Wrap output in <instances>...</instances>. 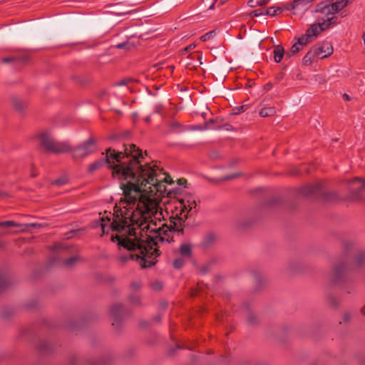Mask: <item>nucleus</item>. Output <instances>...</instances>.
Returning <instances> with one entry per match:
<instances>
[{
  "instance_id": "obj_1",
  "label": "nucleus",
  "mask_w": 365,
  "mask_h": 365,
  "mask_svg": "<svg viewBox=\"0 0 365 365\" xmlns=\"http://www.w3.org/2000/svg\"><path fill=\"white\" fill-rule=\"evenodd\" d=\"M142 159V150L138 148L133 161H130V167L125 165V168L115 173L125 179V183L120 185L124 196L120 202L129 206L136 205L132 220H135L141 230H148V218L157 212L159 198L164 196L166 189L163 180L158 178L157 166H150L148 163L143 165Z\"/></svg>"
},
{
  "instance_id": "obj_2",
  "label": "nucleus",
  "mask_w": 365,
  "mask_h": 365,
  "mask_svg": "<svg viewBox=\"0 0 365 365\" xmlns=\"http://www.w3.org/2000/svg\"><path fill=\"white\" fill-rule=\"evenodd\" d=\"M167 231L164 232L165 237L159 236L156 237L155 239L152 238L145 234L143 236L141 234V237H135L133 240L130 238H122L120 235H113L110 238L112 242L118 241L119 246L123 247L128 251H138V253L133 254L129 253L128 255H123L119 257V260L122 264L126 263L128 260L140 261V264L143 268L150 267L154 265L157 260L156 257L160 255L159 250L154 247L158 245L159 242H163L166 240L168 243L173 241V237L170 239L169 235L167 234Z\"/></svg>"
},
{
  "instance_id": "obj_3",
  "label": "nucleus",
  "mask_w": 365,
  "mask_h": 365,
  "mask_svg": "<svg viewBox=\"0 0 365 365\" xmlns=\"http://www.w3.org/2000/svg\"><path fill=\"white\" fill-rule=\"evenodd\" d=\"M138 147L135 144L123 145V151H117L115 149L109 148L106 150V156L93 163L91 164L88 167L89 172H93L100 169L104 164H107L108 168L112 170V176L120 181V185L125 183V179L118 178L115 173L118 170L125 168V165L130 167V161H133V156L135 155Z\"/></svg>"
},
{
  "instance_id": "obj_4",
  "label": "nucleus",
  "mask_w": 365,
  "mask_h": 365,
  "mask_svg": "<svg viewBox=\"0 0 365 365\" xmlns=\"http://www.w3.org/2000/svg\"><path fill=\"white\" fill-rule=\"evenodd\" d=\"M178 206L176 207L179 210L175 215L170 217L169 225L166 226L170 232H175L178 235L184 234V224L188 217V215H192L197 213V200L192 195H186L178 201Z\"/></svg>"
},
{
  "instance_id": "obj_5",
  "label": "nucleus",
  "mask_w": 365,
  "mask_h": 365,
  "mask_svg": "<svg viewBox=\"0 0 365 365\" xmlns=\"http://www.w3.org/2000/svg\"><path fill=\"white\" fill-rule=\"evenodd\" d=\"M365 264V252L359 251L354 257L352 263L348 264L345 260L336 262L332 267L329 276L330 282L333 284H338L347 292L351 293L353 289H346L345 284L349 282L347 276L349 270L359 268Z\"/></svg>"
},
{
  "instance_id": "obj_6",
  "label": "nucleus",
  "mask_w": 365,
  "mask_h": 365,
  "mask_svg": "<svg viewBox=\"0 0 365 365\" xmlns=\"http://www.w3.org/2000/svg\"><path fill=\"white\" fill-rule=\"evenodd\" d=\"M125 204H126V206H125L124 207L126 208L128 210H133L134 208H135V210H133L131 215L129 217H125L124 219H123V218L119 219V220H115L110 225L111 229L113 231L120 232V231L125 230L126 228H128V235L134 236L135 237H137V235H136V229L137 228L140 230V232H154L158 230H160V228L153 227L152 226L153 225L156 226V224H155V222H153V220H150L149 219H148V223L150 224V229L148 230H147V229H145V230H141V228L138 225V223H137V222L135 220H133L132 217L134 216L133 215L137 210L136 205L135 206L132 205L131 207L133 208H130V206L128 205L127 203H125ZM142 233H140V235Z\"/></svg>"
},
{
  "instance_id": "obj_7",
  "label": "nucleus",
  "mask_w": 365,
  "mask_h": 365,
  "mask_svg": "<svg viewBox=\"0 0 365 365\" xmlns=\"http://www.w3.org/2000/svg\"><path fill=\"white\" fill-rule=\"evenodd\" d=\"M40 145L46 152L61 154L67 152L68 148L66 143L56 140L48 131L39 134Z\"/></svg>"
},
{
  "instance_id": "obj_8",
  "label": "nucleus",
  "mask_w": 365,
  "mask_h": 365,
  "mask_svg": "<svg viewBox=\"0 0 365 365\" xmlns=\"http://www.w3.org/2000/svg\"><path fill=\"white\" fill-rule=\"evenodd\" d=\"M300 192L303 195L323 197L327 201H334L338 199V196L336 192H326L324 191V184L322 182H317L306 185L300 189Z\"/></svg>"
},
{
  "instance_id": "obj_9",
  "label": "nucleus",
  "mask_w": 365,
  "mask_h": 365,
  "mask_svg": "<svg viewBox=\"0 0 365 365\" xmlns=\"http://www.w3.org/2000/svg\"><path fill=\"white\" fill-rule=\"evenodd\" d=\"M68 247L66 244L58 242L53 246V254L51 257L48 266L60 267L68 264Z\"/></svg>"
},
{
  "instance_id": "obj_10",
  "label": "nucleus",
  "mask_w": 365,
  "mask_h": 365,
  "mask_svg": "<svg viewBox=\"0 0 365 365\" xmlns=\"http://www.w3.org/2000/svg\"><path fill=\"white\" fill-rule=\"evenodd\" d=\"M129 314V311L125 308L123 304H113L110 308L112 327L115 329L119 330L123 322Z\"/></svg>"
},
{
  "instance_id": "obj_11",
  "label": "nucleus",
  "mask_w": 365,
  "mask_h": 365,
  "mask_svg": "<svg viewBox=\"0 0 365 365\" xmlns=\"http://www.w3.org/2000/svg\"><path fill=\"white\" fill-rule=\"evenodd\" d=\"M353 0H336L334 3L330 4H319L315 10L316 12H321L324 14L335 15L339 11L351 4Z\"/></svg>"
},
{
  "instance_id": "obj_12",
  "label": "nucleus",
  "mask_w": 365,
  "mask_h": 365,
  "mask_svg": "<svg viewBox=\"0 0 365 365\" xmlns=\"http://www.w3.org/2000/svg\"><path fill=\"white\" fill-rule=\"evenodd\" d=\"M94 139L91 138L84 144L81 145L72 150L70 149V152L72 153L73 157L75 158H83L94 151Z\"/></svg>"
},
{
  "instance_id": "obj_13",
  "label": "nucleus",
  "mask_w": 365,
  "mask_h": 365,
  "mask_svg": "<svg viewBox=\"0 0 365 365\" xmlns=\"http://www.w3.org/2000/svg\"><path fill=\"white\" fill-rule=\"evenodd\" d=\"M314 0H293L292 3L285 5L284 9L288 11H293L294 14L297 12H304L308 9L309 5Z\"/></svg>"
},
{
  "instance_id": "obj_14",
  "label": "nucleus",
  "mask_w": 365,
  "mask_h": 365,
  "mask_svg": "<svg viewBox=\"0 0 365 365\" xmlns=\"http://www.w3.org/2000/svg\"><path fill=\"white\" fill-rule=\"evenodd\" d=\"M349 184L351 190V198L355 200H359V192L365 190V180L355 178L349 181Z\"/></svg>"
},
{
  "instance_id": "obj_15",
  "label": "nucleus",
  "mask_w": 365,
  "mask_h": 365,
  "mask_svg": "<svg viewBox=\"0 0 365 365\" xmlns=\"http://www.w3.org/2000/svg\"><path fill=\"white\" fill-rule=\"evenodd\" d=\"M312 48L316 52L317 59L326 58L333 53V48L328 42L317 44L314 46Z\"/></svg>"
},
{
  "instance_id": "obj_16",
  "label": "nucleus",
  "mask_w": 365,
  "mask_h": 365,
  "mask_svg": "<svg viewBox=\"0 0 365 365\" xmlns=\"http://www.w3.org/2000/svg\"><path fill=\"white\" fill-rule=\"evenodd\" d=\"M41 225L37 223H29V224H18L14 221L8 220L0 222V227L9 228V227H21V231L24 232L28 230L29 227H40Z\"/></svg>"
},
{
  "instance_id": "obj_17",
  "label": "nucleus",
  "mask_w": 365,
  "mask_h": 365,
  "mask_svg": "<svg viewBox=\"0 0 365 365\" xmlns=\"http://www.w3.org/2000/svg\"><path fill=\"white\" fill-rule=\"evenodd\" d=\"M327 17L322 22L318 24L321 31L329 29L331 25L336 24L337 17L334 14H324Z\"/></svg>"
},
{
  "instance_id": "obj_18",
  "label": "nucleus",
  "mask_w": 365,
  "mask_h": 365,
  "mask_svg": "<svg viewBox=\"0 0 365 365\" xmlns=\"http://www.w3.org/2000/svg\"><path fill=\"white\" fill-rule=\"evenodd\" d=\"M285 53H284V49L282 46H277L273 51L274 61L276 63H279Z\"/></svg>"
},
{
  "instance_id": "obj_19",
  "label": "nucleus",
  "mask_w": 365,
  "mask_h": 365,
  "mask_svg": "<svg viewBox=\"0 0 365 365\" xmlns=\"http://www.w3.org/2000/svg\"><path fill=\"white\" fill-rule=\"evenodd\" d=\"M179 252L182 257H190L192 255V246L189 243L182 244L179 248Z\"/></svg>"
},
{
  "instance_id": "obj_20",
  "label": "nucleus",
  "mask_w": 365,
  "mask_h": 365,
  "mask_svg": "<svg viewBox=\"0 0 365 365\" xmlns=\"http://www.w3.org/2000/svg\"><path fill=\"white\" fill-rule=\"evenodd\" d=\"M12 105L14 108L19 111L24 110L27 107L26 102L18 98H13L12 100Z\"/></svg>"
},
{
  "instance_id": "obj_21",
  "label": "nucleus",
  "mask_w": 365,
  "mask_h": 365,
  "mask_svg": "<svg viewBox=\"0 0 365 365\" xmlns=\"http://www.w3.org/2000/svg\"><path fill=\"white\" fill-rule=\"evenodd\" d=\"M315 58H317L316 52L312 48L304 56L303 58V63L304 65H310Z\"/></svg>"
},
{
  "instance_id": "obj_22",
  "label": "nucleus",
  "mask_w": 365,
  "mask_h": 365,
  "mask_svg": "<svg viewBox=\"0 0 365 365\" xmlns=\"http://www.w3.org/2000/svg\"><path fill=\"white\" fill-rule=\"evenodd\" d=\"M215 241L216 235L212 233H209L205 236L202 241V245L204 247L207 248L212 245Z\"/></svg>"
},
{
  "instance_id": "obj_23",
  "label": "nucleus",
  "mask_w": 365,
  "mask_h": 365,
  "mask_svg": "<svg viewBox=\"0 0 365 365\" xmlns=\"http://www.w3.org/2000/svg\"><path fill=\"white\" fill-rule=\"evenodd\" d=\"M302 48L303 46L297 41L292 46L290 50L286 52L285 56L287 57H291L297 53Z\"/></svg>"
},
{
  "instance_id": "obj_24",
  "label": "nucleus",
  "mask_w": 365,
  "mask_h": 365,
  "mask_svg": "<svg viewBox=\"0 0 365 365\" xmlns=\"http://www.w3.org/2000/svg\"><path fill=\"white\" fill-rule=\"evenodd\" d=\"M129 302L134 306H139L141 304V298L138 293H131L128 297Z\"/></svg>"
},
{
  "instance_id": "obj_25",
  "label": "nucleus",
  "mask_w": 365,
  "mask_h": 365,
  "mask_svg": "<svg viewBox=\"0 0 365 365\" xmlns=\"http://www.w3.org/2000/svg\"><path fill=\"white\" fill-rule=\"evenodd\" d=\"M27 61L26 57H6L1 59V62L4 63H14V62H26Z\"/></svg>"
},
{
  "instance_id": "obj_26",
  "label": "nucleus",
  "mask_w": 365,
  "mask_h": 365,
  "mask_svg": "<svg viewBox=\"0 0 365 365\" xmlns=\"http://www.w3.org/2000/svg\"><path fill=\"white\" fill-rule=\"evenodd\" d=\"M306 32L308 34H310V36L312 38V37H316L318 36V34L321 32V30L319 29V26L317 24H312L307 31Z\"/></svg>"
},
{
  "instance_id": "obj_27",
  "label": "nucleus",
  "mask_w": 365,
  "mask_h": 365,
  "mask_svg": "<svg viewBox=\"0 0 365 365\" xmlns=\"http://www.w3.org/2000/svg\"><path fill=\"white\" fill-rule=\"evenodd\" d=\"M169 127L173 132H182L184 129L182 125L178 121H172L169 123Z\"/></svg>"
},
{
  "instance_id": "obj_28",
  "label": "nucleus",
  "mask_w": 365,
  "mask_h": 365,
  "mask_svg": "<svg viewBox=\"0 0 365 365\" xmlns=\"http://www.w3.org/2000/svg\"><path fill=\"white\" fill-rule=\"evenodd\" d=\"M38 350L42 354H46L51 351L50 344L48 342L43 341L38 345Z\"/></svg>"
},
{
  "instance_id": "obj_29",
  "label": "nucleus",
  "mask_w": 365,
  "mask_h": 365,
  "mask_svg": "<svg viewBox=\"0 0 365 365\" xmlns=\"http://www.w3.org/2000/svg\"><path fill=\"white\" fill-rule=\"evenodd\" d=\"M311 41H312V37L310 36V34H308L307 32L305 33V34L301 36L297 39V42L301 44V46H302L307 45Z\"/></svg>"
},
{
  "instance_id": "obj_30",
  "label": "nucleus",
  "mask_w": 365,
  "mask_h": 365,
  "mask_svg": "<svg viewBox=\"0 0 365 365\" xmlns=\"http://www.w3.org/2000/svg\"><path fill=\"white\" fill-rule=\"evenodd\" d=\"M275 113L274 108L272 107L264 108L260 110L259 115L262 117L271 116Z\"/></svg>"
},
{
  "instance_id": "obj_31",
  "label": "nucleus",
  "mask_w": 365,
  "mask_h": 365,
  "mask_svg": "<svg viewBox=\"0 0 365 365\" xmlns=\"http://www.w3.org/2000/svg\"><path fill=\"white\" fill-rule=\"evenodd\" d=\"M282 9L280 7H270L266 10L265 14L271 16L277 15L278 12H282Z\"/></svg>"
},
{
  "instance_id": "obj_32",
  "label": "nucleus",
  "mask_w": 365,
  "mask_h": 365,
  "mask_svg": "<svg viewBox=\"0 0 365 365\" xmlns=\"http://www.w3.org/2000/svg\"><path fill=\"white\" fill-rule=\"evenodd\" d=\"M9 280L5 276H0V292L6 289L9 285Z\"/></svg>"
},
{
  "instance_id": "obj_33",
  "label": "nucleus",
  "mask_w": 365,
  "mask_h": 365,
  "mask_svg": "<svg viewBox=\"0 0 365 365\" xmlns=\"http://www.w3.org/2000/svg\"><path fill=\"white\" fill-rule=\"evenodd\" d=\"M132 293H137L141 287V283L137 281L132 282L130 285Z\"/></svg>"
},
{
  "instance_id": "obj_34",
  "label": "nucleus",
  "mask_w": 365,
  "mask_h": 365,
  "mask_svg": "<svg viewBox=\"0 0 365 365\" xmlns=\"http://www.w3.org/2000/svg\"><path fill=\"white\" fill-rule=\"evenodd\" d=\"M247 320L250 324H254L257 322V318L252 312L247 311Z\"/></svg>"
},
{
  "instance_id": "obj_35",
  "label": "nucleus",
  "mask_w": 365,
  "mask_h": 365,
  "mask_svg": "<svg viewBox=\"0 0 365 365\" xmlns=\"http://www.w3.org/2000/svg\"><path fill=\"white\" fill-rule=\"evenodd\" d=\"M185 261L182 258H178L173 262V267L176 269H180L184 265Z\"/></svg>"
},
{
  "instance_id": "obj_36",
  "label": "nucleus",
  "mask_w": 365,
  "mask_h": 365,
  "mask_svg": "<svg viewBox=\"0 0 365 365\" xmlns=\"http://www.w3.org/2000/svg\"><path fill=\"white\" fill-rule=\"evenodd\" d=\"M215 34V31L207 32L205 35L202 36L200 37V39L202 41H206L210 39L211 38H212L214 36Z\"/></svg>"
},
{
  "instance_id": "obj_37",
  "label": "nucleus",
  "mask_w": 365,
  "mask_h": 365,
  "mask_svg": "<svg viewBox=\"0 0 365 365\" xmlns=\"http://www.w3.org/2000/svg\"><path fill=\"white\" fill-rule=\"evenodd\" d=\"M110 222V219L107 217H102L101 218V229H102V232L103 234L106 233V223L109 222Z\"/></svg>"
},
{
  "instance_id": "obj_38",
  "label": "nucleus",
  "mask_w": 365,
  "mask_h": 365,
  "mask_svg": "<svg viewBox=\"0 0 365 365\" xmlns=\"http://www.w3.org/2000/svg\"><path fill=\"white\" fill-rule=\"evenodd\" d=\"M130 45L128 42L118 43L116 45V48H123V49H128L129 50L130 48Z\"/></svg>"
},
{
  "instance_id": "obj_39",
  "label": "nucleus",
  "mask_w": 365,
  "mask_h": 365,
  "mask_svg": "<svg viewBox=\"0 0 365 365\" xmlns=\"http://www.w3.org/2000/svg\"><path fill=\"white\" fill-rule=\"evenodd\" d=\"M67 178H59L58 180H56L53 184L54 185H63V184H66L67 182Z\"/></svg>"
},
{
  "instance_id": "obj_40",
  "label": "nucleus",
  "mask_w": 365,
  "mask_h": 365,
  "mask_svg": "<svg viewBox=\"0 0 365 365\" xmlns=\"http://www.w3.org/2000/svg\"><path fill=\"white\" fill-rule=\"evenodd\" d=\"M245 109H246V106H241L240 107H236L235 109V113L240 114V113L244 112L245 110Z\"/></svg>"
},
{
  "instance_id": "obj_41",
  "label": "nucleus",
  "mask_w": 365,
  "mask_h": 365,
  "mask_svg": "<svg viewBox=\"0 0 365 365\" xmlns=\"http://www.w3.org/2000/svg\"><path fill=\"white\" fill-rule=\"evenodd\" d=\"M214 122H215V120L213 119H210V120L206 122V123H205L206 128H207V129L215 128L214 127L212 126V125L214 123Z\"/></svg>"
},
{
  "instance_id": "obj_42",
  "label": "nucleus",
  "mask_w": 365,
  "mask_h": 365,
  "mask_svg": "<svg viewBox=\"0 0 365 365\" xmlns=\"http://www.w3.org/2000/svg\"><path fill=\"white\" fill-rule=\"evenodd\" d=\"M262 14H264L263 12H262L260 10H255L250 13V15L252 16H259Z\"/></svg>"
},
{
  "instance_id": "obj_43",
  "label": "nucleus",
  "mask_w": 365,
  "mask_h": 365,
  "mask_svg": "<svg viewBox=\"0 0 365 365\" xmlns=\"http://www.w3.org/2000/svg\"><path fill=\"white\" fill-rule=\"evenodd\" d=\"M78 260H79V257L78 256H70V267Z\"/></svg>"
},
{
  "instance_id": "obj_44",
  "label": "nucleus",
  "mask_w": 365,
  "mask_h": 365,
  "mask_svg": "<svg viewBox=\"0 0 365 365\" xmlns=\"http://www.w3.org/2000/svg\"><path fill=\"white\" fill-rule=\"evenodd\" d=\"M128 81H130V80H129V79H123V80H121V81H120L117 82V83H115V85H116L117 86H124V85L127 84Z\"/></svg>"
},
{
  "instance_id": "obj_45",
  "label": "nucleus",
  "mask_w": 365,
  "mask_h": 365,
  "mask_svg": "<svg viewBox=\"0 0 365 365\" xmlns=\"http://www.w3.org/2000/svg\"><path fill=\"white\" fill-rule=\"evenodd\" d=\"M269 1L270 0H260V1H257V4L258 6H262L267 4L269 2Z\"/></svg>"
},
{
  "instance_id": "obj_46",
  "label": "nucleus",
  "mask_w": 365,
  "mask_h": 365,
  "mask_svg": "<svg viewBox=\"0 0 365 365\" xmlns=\"http://www.w3.org/2000/svg\"><path fill=\"white\" fill-rule=\"evenodd\" d=\"M258 0H250L247 3L248 6L250 7H255L256 6H258L257 4V1Z\"/></svg>"
},
{
  "instance_id": "obj_47",
  "label": "nucleus",
  "mask_w": 365,
  "mask_h": 365,
  "mask_svg": "<svg viewBox=\"0 0 365 365\" xmlns=\"http://www.w3.org/2000/svg\"><path fill=\"white\" fill-rule=\"evenodd\" d=\"M329 304L333 307H336L337 306L338 302L336 299H334V297H331L329 299Z\"/></svg>"
},
{
  "instance_id": "obj_48",
  "label": "nucleus",
  "mask_w": 365,
  "mask_h": 365,
  "mask_svg": "<svg viewBox=\"0 0 365 365\" xmlns=\"http://www.w3.org/2000/svg\"><path fill=\"white\" fill-rule=\"evenodd\" d=\"M163 180L164 182H169V183H172L173 182V180L172 179L170 178V177L167 175L165 178H163V179H162Z\"/></svg>"
},
{
  "instance_id": "obj_49",
  "label": "nucleus",
  "mask_w": 365,
  "mask_h": 365,
  "mask_svg": "<svg viewBox=\"0 0 365 365\" xmlns=\"http://www.w3.org/2000/svg\"><path fill=\"white\" fill-rule=\"evenodd\" d=\"M78 231H80V229H77V230L70 229V232H69L70 238L73 237L76 235V233Z\"/></svg>"
},
{
  "instance_id": "obj_50",
  "label": "nucleus",
  "mask_w": 365,
  "mask_h": 365,
  "mask_svg": "<svg viewBox=\"0 0 365 365\" xmlns=\"http://www.w3.org/2000/svg\"><path fill=\"white\" fill-rule=\"evenodd\" d=\"M178 183L180 185H184L187 183V180L185 178H180L178 180Z\"/></svg>"
},
{
  "instance_id": "obj_51",
  "label": "nucleus",
  "mask_w": 365,
  "mask_h": 365,
  "mask_svg": "<svg viewBox=\"0 0 365 365\" xmlns=\"http://www.w3.org/2000/svg\"><path fill=\"white\" fill-rule=\"evenodd\" d=\"M195 47V44H190V45L187 46V47H185V51H190L192 49H193Z\"/></svg>"
},
{
  "instance_id": "obj_52",
  "label": "nucleus",
  "mask_w": 365,
  "mask_h": 365,
  "mask_svg": "<svg viewBox=\"0 0 365 365\" xmlns=\"http://www.w3.org/2000/svg\"><path fill=\"white\" fill-rule=\"evenodd\" d=\"M238 175H239V174H234V175H232L227 176L224 179L225 180L232 179V178H235L237 177Z\"/></svg>"
},
{
  "instance_id": "obj_53",
  "label": "nucleus",
  "mask_w": 365,
  "mask_h": 365,
  "mask_svg": "<svg viewBox=\"0 0 365 365\" xmlns=\"http://www.w3.org/2000/svg\"><path fill=\"white\" fill-rule=\"evenodd\" d=\"M190 56H192V58H197L198 60L201 58V56L197 53L190 54Z\"/></svg>"
},
{
  "instance_id": "obj_54",
  "label": "nucleus",
  "mask_w": 365,
  "mask_h": 365,
  "mask_svg": "<svg viewBox=\"0 0 365 365\" xmlns=\"http://www.w3.org/2000/svg\"><path fill=\"white\" fill-rule=\"evenodd\" d=\"M161 287H162V286H161L160 283H156V284H153L154 289H161Z\"/></svg>"
},
{
  "instance_id": "obj_55",
  "label": "nucleus",
  "mask_w": 365,
  "mask_h": 365,
  "mask_svg": "<svg viewBox=\"0 0 365 365\" xmlns=\"http://www.w3.org/2000/svg\"><path fill=\"white\" fill-rule=\"evenodd\" d=\"M343 98H344V100H345V101H350V97H349V96L348 94H346V93H344V94H343Z\"/></svg>"
},
{
  "instance_id": "obj_56",
  "label": "nucleus",
  "mask_w": 365,
  "mask_h": 365,
  "mask_svg": "<svg viewBox=\"0 0 365 365\" xmlns=\"http://www.w3.org/2000/svg\"><path fill=\"white\" fill-rule=\"evenodd\" d=\"M350 317H351L350 315L349 314H347V313H345L344 315V321L345 322L349 321Z\"/></svg>"
},
{
  "instance_id": "obj_57",
  "label": "nucleus",
  "mask_w": 365,
  "mask_h": 365,
  "mask_svg": "<svg viewBox=\"0 0 365 365\" xmlns=\"http://www.w3.org/2000/svg\"><path fill=\"white\" fill-rule=\"evenodd\" d=\"M217 1V0H215L213 2H212L210 4V5L209 6L208 9H212L216 4V2Z\"/></svg>"
},
{
  "instance_id": "obj_58",
  "label": "nucleus",
  "mask_w": 365,
  "mask_h": 365,
  "mask_svg": "<svg viewBox=\"0 0 365 365\" xmlns=\"http://www.w3.org/2000/svg\"><path fill=\"white\" fill-rule=\"evenodd\" d=\"M76 362V359L74 357H71L70 356V362H69V364L70 365H73V364H74Z\"/></svg>"
},
{
  "instance_id": "obj_59",
  "label": "nucleus",
  "mask_w": 365,
  "mask_h": 365,
  "mask_svg": "<svg viewBox=\"0 0 365 365\" xmlns=\"http://www.w3.org/2000/svg\"><path fill=\"white\" fill-rule=\"evenodd\" d=\"M207 270H208V267H202L201 268V272L202 273H206L207 272Z\"/></svg>"
},
{
  "instance_id": "obj_60",
  "label": "nucleus",
  "mask_w": 365,
  "mask_h": 365,
  "mask_svg": "<svg viewBox=\"0 0 365 365\" xmlns=\"http://www.w3.org/2000/svg\"><path fill=\"white\" fill-rule=\"evenodd\" d=\"M144 120H145V121L147 123H150V115H149V116H147L146 118H145V119H144Z\"/></svg>"
},
{
  "instance_id": "obj_61",
  "label": "nucleus",
  "mask_w": 365,
  "mask_h": 365,
  "mask_svg": "<svg viewBox=\"0 0 365 365\" xmlns=\"http://www.w3.org/2000/svg\"><path fill=\"white\" fill-rule=\"evenodd\" d=\"M272 88V84L270 83H267L266 86H265V88L267 90H269Z\"/></svg>"
},
{
  "instance_id": "obj_62",
  "label": "nucleus",
  "mask_w": 365,
  "mask_h": 365,
  "mask_svg": "<svg viewBox=\"0 0 365 365\" xmlns=\"http://www.w3.org/2000/svg\"><path fill=\"white\" fill-rule=\"evenodd\" d=\"M361 312L363 315H365V306H364L361 309Z\"/></svg>"
},
{
  "instance_id": "obj_63",
  "label": "nucleus",
  "mask_w": 365,
  "mask_h": 365,
  "mask_svg": "<svg viewBox=\"0 0 365 365\" xmlns=\"http://www.w3.org/2000/svg\"><path fill=\"white\" fill-rule=\"evenodd\" d=\"M160 106H157V107L155 108V113H159V112H160Z\"/></svg>"
},
{
  "instance_id": "obj_64",
  "label": "nucleus",
  "mask_w": 365,
  "mask_h": 365,
  "mask_svg": "<svg viewBox=\"0 0 365 365\" xmlns=\"http://www.w3.org/2000/svg\"><path fill=\"white\" fill-rule=\"evenodd\" d=\"M168 68L170 69V72L172 73L173 71L174 67L170 66V67H168Z\"/></svg>"
}]
</instances>
